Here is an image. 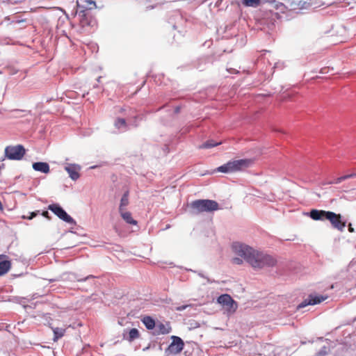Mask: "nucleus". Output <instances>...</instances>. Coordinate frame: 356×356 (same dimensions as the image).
<instances>
[{
  "mask_svg": "<svg viewBox=\"0 0 356 356\" xmlns=\"http://www.w3.org/2000/svg\"><path fill=\"white\" fill-rule=\"evenodd\" d=\"M309 216L314 220H328L334 229L339 232H343L346 226V221L343 220V217L339 213H336L330 211L312 209Z\"/></svg>",
  "mask_w": 356,
  "mask_h": 356,
  "instance_id": "2",
  "label": "nucleus"
},
{
  "mask_svg": "<svg viewBox=\"0 0 356 356\" xmlns=\"http://www.w3.org/2000/svg\"><path fill=\"white\" fill-rule=\"evenodd\" d=\"M232 248L235 253L244 258L254 268L272 267L277 264L273 256L254 250L253 248L239 243H234Z\"/></svg>",
  "mask_w": 356,
  "mask_h": 356,
  "instance_id": "1",
  "label": "nucleus"
},
{
  "mask_svg": "<svg viewBox=\"0 0 356 356\" xmlns=\"http://www.w3.org/2000/svg\"><path fill=\"white\" fill-rule=\"evenodd\" d=\"M5 157L10 160L19 161L26 154V149L22 145H8L4 150Z\"/></svg>",
  "mask_w": 356,
  "mask_h": 356,
  "instance_id": "5",
  "label": "nucleus"
},
{
  "mask_svg": "<svg viewBox=\"0 0 356 356\" xmlns=\"http://www.w3.org/2000/svg\"><path fill=\"white\" fill-rule=\"evenodd\" d=\"M327 298V296H316L310 294L308 298L304 300L298 306V309L303 308L307 305H314L319 304Z\"/></svg>",
  "mask_w": 356,
  "mask_h": 356,
  "instance_id": "9",
  "label": "nucleus"
},
{
  "mask_svg": "<svg viewBox=\"0 0 356 356\" xmlns=\"http://www.w3.org/2000/svg\"><path fill=\"white\" fill-rule=\"evenodd\" d=\"M356 177V173H352L350 175H344L340 177L337 178L334 181H332L330 182V184H340L342 181L350 179V178H354Z\"/></svg>",
  "mask_w": 356,
  "mask_h": 356,
  "instance_id": "20",
  "label": "nucleus"
},
{
  "mask_svg": "<svg viewBox=\"0 0 356 356\" xmlns=\"http://www.w3.org/2000/svg\"><path fill=\"white\" fill-rule=\"evenodd\" d=\"M115 126L118 129H120L121 127H127V122L124 118H118L115 122Z\"/></svg>",
  "mask_w": 356,
  "mask_h": 356,
  "instance_id": "22",
  "label": "nucleus"
},
{
  "mask_svg": "<svg viewBox=\"0 0 356 356\" xmlns=\"http://www.w3.org/2000/svg\"><path fill=\"white\" fill-rule=\"evenodd\" d=\"M54 332V341H57L63 337L65 333V329L61 327H51Z\"/></svg>",
  "mask_w": 356,
  "mask_h": 356,
  "instance_id": "16",
  "label": "nucleus"
},
{
  "mask_svg": "<svg viewBox=\"0 0 356 356\" xmlns=\"http://www.w3.org/2000/svg\"><path fill=\"white\" fill-rule=\"evenodd\" d=\"M12 266L11 260L6 254H0V277L9 272Z\"/></svg>",
  "mask_w": 356,
  "mask_h": 356,
  "instance_id": "10",
  "label": "nucleus"
},
{
  "mask_svg": "<svg viewBox=\"0 0 356 356\" xmlns=\"http://www.w3.org/2000/svg\"><path fill=\"white\" fill-rule=\"evenodd\" d=\"M217 302L222 306L228 315L234 314L238 308L237 302L229 294L220 296Z\"/></svg>",
  "mask_w": 356,
  "mask_h": 356,
  "instance_id": "6",
  "label": "nucleus"
},
{
  "mask_svg": "<svg viewBox=\"0 0 356 356\" xmlns=\"http://www.w3.org/2000/svg\"><path fill=\"white\" fill-rule=\"evenodd\" d=\"M122 219L128 224L136 225L137 221L132 218L131 213L126 210L120 212Z\"/></svg>",
  "mask_w": 356,
  "mask_h": 356,
  "instance_id": "14",
  "label": "nucleus"
},
{
  "mask_svg": "<svg viewBox=\"0 0 356 356\" xmlns=\"http://www.w3.org/2000/svg\"><path fill=\"white\" fill-rule=\"evenodd\" d=\"M187 307H188L187 305H183V306L177 307L176 309L177 311H182V310L185 309Z\"/></svg>",
  "mask_w": 356,
  "mask_h": 356,
  "instance_id": "28",
  "label": "nucleus"
},
{
  "mask_svg": "<svg viewBox=\"0 0 356 356\" xmlns=\"http://www.w3.org/2000/svg\"><path fill=\"white\" fill-rule=\"evenodd\" d=\"M139 336V332L136 328H132L129 332L123 333V339L130 342L138 339Z\"/></svg>",
  "mask_w": 356,
  "mask_h": 356,
  "instance_id": "12",
  "label": "nucleus"
},
{
  "mask_svg": "<svg viewBox=\"0 0 356 356\" xmlns=\"http://www.w3.org/2000/svg\"><path fill=\"white\" fill-rule=\"evenodd\" d=\"M2 209H3V205H2L1 202L0 201V210H2Z\"/></svg>",
  "mask_w": 356,
  "mask_h": 356,
  "instance_id": "29",
  "label": "nucleus"
},
{
  "mask_svg": "<svg viewBox=\"0 0 356 356\" xmlns=\"http://www.w3.org/2000/svg\"><path fill=\"white\" fill-rule=\"evenodd\" d=\"M252 163L251 159H239L229 161L218 167L217 171L222 173H233L248 168Z\"/></svg>",
  "mask_w": 356,
  "mask_h": 356,
  "instance_id": "3",
  "label": "nucleus"
},
{
  "mask_svg": "<svg viewBox=\"0 0 356 356\" xmlns=\"http://www.w3.org/2000/svg\"><path fill=\"white\" fill-rule=\"evenodd\" d=\"M129 191H126L121 200H120V204L119 207V212L126 210V207L129 204Z\"/></svg>",
  "mask_w": 356,
  "mask_h": 356,
  "instance_id": "15",
  "label": "nucleus"
},
{
  "mask_svg": "<svg viewBox=\"0 0 356 356\" xmlns=\"http://www.w3.org/2000/svg\"><path fill=\"white\" fill-rule=\"evenodd\" d=\"M65 170L67 172L70 177L72 180L75 181L79 178V171L81 170V167L79 165L74 163H68L65 166Z\"/></svg>",
  "mask_w": 356,
  "mask_h": 356,
  "instance_id": "11",
  "label": "nucleus"
},
{
  "mask_svg": "<svg viewBox=\"0 0 356 356\" xmlns=\"http://www.w3.org/2000/svg\"><path fill=\"white\" fill-rule=\"evenodd\" d=\"M142 322L148 330H152L155 327V321L150 316H145L142 319Z\"/></svg>",
  "mask_w": 356,
  "mask_h": 356,
  "instance_id": "18",
  "label": "nucleus"
},
{
  "mask_svg": "<svg viewBox=\"0 0 356 356\" xmlns=\"http://www.w3.org/2000/svg\"><path fill=\"white\" fill-rule=\"evenodd\" d=\"M81 22L82 25L83 26L84 25L83 21H81Z\"/></svg>",
  "mask_w": 356,
  "mask_h": 356,
  "instance_id": "30",
  "label": "nucleus"
},
{
  "mask_svg": "<svg viewBox=\"0 0 356 356\" xmlns=\"http://www.w3.org/2000/svg\"><path fill=\"white\" fill-rule=\"evenodd\" d=\"M191 208L196 213L212 212L219 209L218 203L211 200H197L191 202Z\"/></svg>",
  "mask_w": 356,
  "mask_h": 356,
  "instance_id": "4",
  "label": "nucleus"
},
{
  "mask_svg": "<svg viewBox=\"0 0 356 356\" xmlns=\"http://www.w3.org/2000/svg\"><path fill=\"white\" fill-rule=\"evenodd\" d=\"M85 1L87 3L86 6L88 8L91 9V8H92V7L95 6V2L93 1L92 0H85Z\"/></svg>",
  "mask_w": 356,
  "mask_h": 356,
  "instance_id": "24",
  "label": "nucleus"
},
{
  "mask_svg": "<svg viewBox=\"0 0 356 356\" xmlns=\"http://www.w3.org/2000/svg\"><path fill=\"white\" fill-rule=\"evenodd\" d=\"M348 227L349 232L353 233V232H355L354 228L352 227V224L351 223H349Z\"/></svg>",
  "mask_w": 356,
  "mask_h": 356,
  "instance_id": "27",
  "label": "nucleus"
},
{
  "mask_svg": "<svg viewBox=\"0 0 356 356\" xmlns=\"http://www.w3.org/2000/svg\"><path fill=\"white\" fill-rule=\"evenodd\" d=\"M259 3L260 0H243V4L245 6L257 7Z\"/></svg>",
  "mask_w": 356,
  "mask_h": 356,
  "instance_id": "21",
  "label": "nucleus"
},
{
  "mask_svg": "<svg viewBox=\"0 0 356 356\" xmlns=\"http://www.w3.org/2000/svg\"><path fill=\"white\" fill-rule=\"evenodd\" d=\"M33 168L35 171H39L43 173H48L49 172V165L45 162H35L33 164Z\"/></svg>",
  "mask_w": 356,
  "mask_h": 356,
  "instance_id": "13",
  "label": "nucleus"
},
{
  "mask_svg": "<svg viewBox=\"0 0 356 356\" xmlns=\"http://www.w3.org/2000/svg\"><path fill=\"white\" fill-rule=\"evenodd\" d=\"M48 209L51 211L55 215H56L60 219L63 221L70 223H75L74 219L68 215L66 211L58 204H52L48 206Z\"/></svg>",
  "mask_w": 356,
  "mask_h": 356,
  "instance_id": "8",
  "label": "nucleus"
},
{
  "mask_svg": "<svg viewBox=\"0 0 356 356\" xmlns=\"http://www.w3.org/2000/svg\"><path fill=\"white\" fill-rule=\"evenodd\" d=\"M39 213H40V211H33V212L29 213V216L23 215L22 216V218L23 219L31 220L33 218H35L36 216H38Z\"/></svg>",
  "mask_w": 356,
  "mask_h": 356,
  "instance_id": "23",
  "label": "nucleus"
},
{
  "mask_svg": "<svg viewBox=\"0 0 356 356\" xmlns=\"http://www.w3.org/2000/svg\"><path fill=\"white\" fill-rule=\"evenodd\" d=\"M158 333L161 334H166L170 332L171 327L169 323L163 324L159 323L157 325Z\"/></svg>",
  "mask_w": 356,
  "mask_h": 356,
  "instance_id": "17",
  "label": "nucleus"
},
{
  "mask_svg": "<svg viewBox=\"0 0 356 356\" xmlns=\"http://www.w3.org/2000/svg\"><path fill=\"white\" fill-rule=\"evenodd\" d=\"M232 262L235 264L240 265L243 263V260L241 258L235 257V258H233Z\"/></svg>",
  "mask_w": 356,
  "mask_h": 356,
  "instance_id": "25",
  "label": "nucleus"
},
{
  "mask_svg": "<svg viewBox=\"0 0 356 356\" xmlns=\"http://www.w3.org/2000/svg\"><path fill=\"white\" fill-rule=\"evenodd\" d=\"M41 214H42V216H44V218H47V219H49V220L50 219V217H49V213H48V211H42V213H41Z\"/></svg>",
  "mask_w": 356,
  "mask_h": 356,
  "instance_id": "26",
  "label": "nucleus"
},
{
  "mask_svg": "<svg viewBox=\"0 0 356 356\" xmlns=\"http://www.w3.org/2000/svg\"><path fill=\"white\" fill-rule=\"evenodd\" d=\"M220 144H221V142L216 143L213 140H209L200 145L199 149H209L218 146Z\"/></svg>",
  "mask_w": 356,
  "mask_h": 356,
  "instance_id": "19",
  "label": "nucleus"
},
{
  "mask_svg": "<svg viewBox=\"0 0 356 356\" xmlns=\"http://www.w3.org/2000/svg\"><path fill=\"white\" fill-rule=\"evenodd\" d=\"M171 339L172 342L165 350L166 356H174L179 354L184 346V343L180 337L172 336Z\"/></svg>",
  "mask_w": 356,
  "mask_h": 356,
  "instance_id": "7",
  "label": "nucleus"
}]
</instances>
